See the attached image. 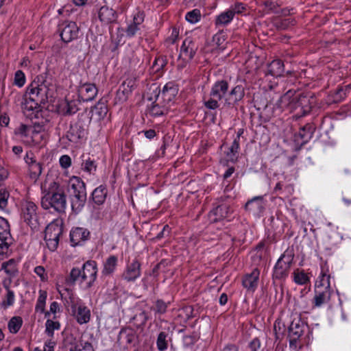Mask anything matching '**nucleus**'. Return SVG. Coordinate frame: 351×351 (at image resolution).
Returning <instances> with one entry per match:
<instances>
[{"label":"nucleus","mask_w":351,"mask_h":351,"mask_svg":"<svg viewBox=\"0 0 351 351\" xmlns=\"http://www.w3.org/2000/svg\"><path fill=\"white\" fill-rule=\"evenodd\" d=\"M233 19L234 16L232 11L228 9L216 16L215 25L217 27L226 26L230 23Z\"/></svg>","instance_id":"nucleus-31"},{"label":"nucleus","mask_w":351,"mask_h":351,"mask_svg":"<svg viewBox=\"0 0 351 351\" xmlns=\"http://www.w3.org/2000/svg\"><path fill=\"white\" fill-rule=\"evenodd\" d=\"M145 14L143 12L137 11L134 14L132 21L127 26L125 30L127 37H134L141 30Z\"/></svg>","instance_id":"nucleus-14"},{"label":"nucleus","mask_w":351,"mask_h":351,"mask_svg":"<svg viewBox=\"0 0 351 351\" xmlns=\"http://www.w3.org/2000/svg\"><path fill=\"white\" fill-rule=\"evenodd\" d=\"M62 230L60 226L56 223H50L45 231V239H59Z\"/></svg>","instance_id":"nucleus-32"},{"label":"nucleus","mask_w":351,"mask_h":351,"mask_svg":"<svg viewBox=\"0 0 351 351\" xmlns=\"http://www.w3.org/2000/svg\"><path fill=\"white\" fill-rule=\"evenodd\" d=\"M232 208L228 204H223L217 206L210 213V218L213 222H217L223 219H228L232 213Z\"/></svg>","instance_id":"nucleus-20"},{"label":"nucleus","mask_w":351,"mask_h":351,"mask_svg":"<svg viewBox=\"0 0 351 351\" xmlns=\"http://www.w3.org/2000/svg\"><path fill=\"white\" fill-rule=\"evenodd\" d=\"M60 37L63 42L70 43L77 39L79 34V27L73 21H64L60 25Z\"/></svg>","instance_id":"nucleus-10"},{"label":"nucleus","mask_w":351,"mask_h":351,"mask_svg":"<svg viewBox=\"0 0 351 351\" xmlns=\"http://www.w3.org/2000/svg\"><path fill=\"white\" fill-rule=\"evenodd\" d=\"M179 36V30L176 28L172 29L171 35L166 39L167 45H173L177 41Z\"/></svg>","instance_id":"nucleus-60"},{"label":"nucleus","mask_w":351,"mask_h":351,"mask_svg":"<svg viewBox=\"0 0 351 351\" xmlns=\"http://www.w3.org/2000/svg\"><path fill=\"white\" fill-rule=\"evenodd\" d=\"M185 19L191 23H196L201 19L200 11L197 9L193 10L186 14Z\"/></svg>","instance_id":"nucleus-48"},{"label":"nucleus","mask_w":351,"mask_h":351,"mask_svg":"<svg viewBox=\"0 0 351 351\" xmlns=\"http://www.w3.org/2000/svg\"><path fill=\"white\" fill-rule=\"evenodd\" d=\"M90 232L84 228L76 227L72 228L70 232V242L72 246L82 245L88 240Z\"/></svg>","instance_id":"nucleus-19"},{"label":"nucleus","mask_w":351,"mask_h":351,"mask_svg":"<svg viewBox=\"0 0 351 351\" xmlns=\"http://www.w3.org/2000/svg\"><path fill=\"white\" fill-rule=\"evenodd\" d=\"M239 149V136H237L233 141L226 156L229 160L234 161L237 158V154Z\"/></svg>","instance_id":"nucleus-36"},{"label":"nucleus","mask_w":351,"mask_h":351,"mask_svg":"<svg viewBox=\"0 0 351 351\" xmlns=\"http://www.w3.org/2000/svg\"><path fill=\"white\" fill-rule=\"evenodd\" d=\"M8 239H0V255L8 254L9 252L10 243Z\"/></svg>","instance_id":"nucleus-62"},{"label":"nucleus","mask_w":351,"mask_h":351,"mask_svg":"<svg viewBox=\"0 0 351 351\" xmlns=\"http://www.w3.org/2000/svg\"><path fill=\"white\" fill-rule=\"evenodd\" d=\"M264 203L262 197H255L249 200L245 205V210L252 212L254 214H258L264 210Z\"/></svg>","instance_id":"nucleus-28"},{"label":"nucleus","mask_w":351,"mask_h":351,"mask_svg":"<svg viewBox=\"0 0 351 351\" xmlns=\"http://www.w3.org/2000/svg\"><path fill=\"white\" fill-rule=\"evenodd\" d=\"M71 208L73 212L78 213L85 205L86 191L84 182L79 177L73 176L67 184Z\"/></svg>","instance_id":"nucleus-3"},{"label":"nucleus","mask_w":351,"mask_h":351,"mask_svg":"<svg viewBox=\"0 0 351 351\" xmlns=\"http://www.w3.org/2000/svg\"><path fill=\"white\" fill-rule=\"evenodd\" d=\"M167 64L165 57L160 56L156 58L153 63V67H156V71H158L162 69Z\"/></svg>","instance_id":"nucleus-59"},{"label":"nucleus","mask_w":351,"mask_h":351,"mask_svg":"<svg viewBox=\"0 0 351 351\" xmlns=\"http://www.w3.org/2000/svg\"><path fill=\"white\" fill-rule=\"evenodd\" d=\"M79 101L77 100H66L61 104V111L65 115H71L75 114L79 110Z\"/></svg>","instance_id":"nucleus-29"},{"label":"nucleus","mask_w":351,"mask_h":351,"mask_svg":"<svg viewBox=\"0 0 351 351\" xmlns=\"http://www.w3.org/2000/svg\"><path fill=\"white\" fill-rule=\"evenodd\" d=\"M308 103V98L301 93L289 90L278 101V106L282 110L293 111L299 108L305 111Z\"/></svg>","instance_id":"nucleus-4"},{"label":"nucleus","mask_w":351,"mask_h":351,"mask_svg":"<svg viewBox=\"0 0 351 351\" xmlns=\"http://www.w3.org/2000/svg\"><path fill=\"white\" fill-rule=\"evenodd\" d=\"M294 257L292 249H287L277 261L273 272V277L283 279L288 276Z\"/></svg>","instance_id":"nucleus-7"},{"label":"nucleus","mask_w":351,"mask_h":351,"mask_svg":"<svg viewBox=\"0 0 351 351\" xmlns=\"http://www.w3.org/2000/svg\"><path fill=\"white\" fill-rule=\"evenodd\" d=\"M285 71L283 62L280 60H274L267 65V74L278 77L282 75Z\"/></svg>","instance_id":"nucleus-27"},{"label":"nucleus","mask_w":351,"mask_h":351,"mask_svg":"<svg viewBox=\"0 0 351 351\" xmlns=\"http://www.w3.org/2000/svg\"><path fill=\"white\" fill-rule=\"evenodd\" d=\"M118 340L121 344L134 346L137 343L138 335L132 328H125L119 332Z\"/></svg>","instance_id":"nucleus-21"},{"label":"nucleus","mask_w":351,"mask_h":351,"mask_svg":"<svg viewBox=\"0 0 351 351\" xmlns=\"http://www.w3.org/2000/svg\"><path fill=\"white\" fill-rule=\"evenodd\" d=\"M263 5L265 7V12L267 14L278 13L280 4L277 1L273 0H267L263 3Z\"/></svg>","instance_id":"nucleus-45"},{"label":"nucleus","mask_w":351,"mask_h":351,"mask_svg":"<svg viewBox=\"0 0 351 351\" xmlns=\"http://www.w3.org/2000/svg\"><path fill=\"white\" fill-rule=\"evenodd\" d=\"M42 166L40 162L34 163L29 167V175L32 180L36 181L42 173Z\"/></svg>","instance_id":"nucleus-43"},{"label":"nucleus","mask_w":351,"mask_h":351,"mask_svg":"<svg viewBox=\"0 0 351 351\" xmlns=\"http://www.w3.org/2000/svg\"><path fill=\"white\" fill-rule=\"evenodd\" d=\"M86 129L81 121H78L71 125L67 132V138L73 143H77L80 139L85 137Z\"/></svg>","instance_id":"nucleus-15"},{"label":"nucleus","mask_w":351,"mask_h":351,"mask_svg":"<svg viewBox=\"0 0 351 351\" xmlns=\"http://www.w3.org/2000/svg\"><path fill=\"white\" fill-rule=\"evenodd\" d=\"M46 299H47V293L44 291H40L39 296L38 298L37 302L36 304V310L37 311H40L41 313L44 312Z\"/></svg>","instance_id":"nucleus-47"},{"label":"nucleus","mask_w":351,"mask_h":351,"mask_svg":"<svg viewBox=\"0 0 351 351\" xmlns=\"http://www.w3.org/2000/svg\"><path fill=\"white\" fill-rule=\"evenodd\" d=\"M52 90L43 82L34 80L27 88V94L29 98L40 104H45L52 97Z\"/></svg>","instance_id":"nucleus-6"},{"label":"nucleus","mask_w":351,"mask_h":351,"mask_svg":"<svg viewBox=\"0 0 351 351\" xmlns=\"http://www.w3.org/2000/svg\"><path fill=\"white\" fill-rule=\"evenodd\" d=\"M9 192L5 189H0V209L4 210L8 203Z\"/></svg>","instance_id":"nucleus-51"},{"label":"nucleus","mask_w":351,"mask_h":351,"mask_svg":"<svg viewBox=\"0 0 351 351\" xmlns=\"http://www.w3.org/2000/svg\"><path fill=\"white\" fill-rule=\"evenodd\" d=\"M165 104L162 106H160L158 104H154L149 109V114L152 117H158L166 114L168 111V108Z\"/></svg>","instance_id":"nucleus-44"},{"label":"nucleus","mask_w":351,"mask_h":351,"mask_svg":"<svg viewBox=\"0 0 351 351\" xmlns=\"http://www.w3.org/2000/svg\"><path fill=\"white\" fill-rule=\"evenodd\" d=\"M97 264L94 261H88L82 269L74 267L71 269L69 280L71 284L78 282L84 289L90 288L97 279Z\"/></svg>","instance_id":"nucleus-2"},{"label":"nucleus","mask_w":351,"mask_h":351,"mask_svg":"<svg viewBox=\"0 0 351 351\" xmlns=\"http://www.w3.org/2000/svg\"><path fill=\"white\" fill-rule=\"evenodd\" d=\"M25 82L24 73L21 71H17L14 76V84L19 87H22Z\"/></svg>","instance_id":"nucleus-57"},{"label":"nucleus","mask_w":351,"mask_h":351,"mask_svg":"<svg viewBox=\"0 0 351 351\" xmlns=\"http://www.w3.org/2000/svg\"><path fill=\"white\" fill-rule=\"evenodd\" d=\"M15 302V294L14 292L10 289L8 287H6V293L4 295L3 299L1 302V306L3 308H8L10 306L14 305Z\"/></svg>","instance_id":"nucleus-37"},{"label":"nucleus","mask_w":351,"mask_h":351,"mask_svg":"<svg viewBox=\"0 0 351 351\" xmlns=\"http://www.w3.org/2000/svg\"><path fill=\"white\" fill-rule=\"evenodd\" d=\"M41 206L45 210L53 208L54 211L64 213L67 202L65 190L56 182L50 183L48 189H43Z\"/></svg>","instance_id":"nucleus-1"},{"label":"nucleus","mask_w":351,"mask_h":351,"mask_svg":"<svg viewBox=\"0 0 351 351\" xmlns=\"http://www.w3.org/2000/svg\"><path fill=\"white\" fill-rule=\"evenodd\" d=\"M213 40L217 45V47L221 48L222 49H224L223 45L226 41V36L222 31L215 34L213 36Z\"/></svg>","instance_id":"nucleus-54"},{"label":"nucleus","mask_w":351,"mask_h":351,"mask_svg":"<svg viewBox=\"0 0 351 351\" xmlns=\"http://www.w3.org/2000/svg\"><path fill=\"white\" fill-rule=\"evenodd\" d=\"M246 8L242 3H237L233 5H231L229 8L230 11H232V15L234 16L236 14H241L245 10Z\"/></svg>","instance_id":"nucleus-56"},{"label":"nucleus","mask_w":351,"mask_h":351,"mask_svg":"<svg viewBox=\"0 0 351 351\" xmlns=\"http://www.w3.org/2000/svg\"><path fill=\"white\" fill-rule=\"evenodd\" d=\"M60 328V324L58 321L48 319L45 322V333L49 338H53L54 331Z\"/></svg>","instance_id":"nucleus-38"},{"label":"nucleus","mask_w":351,"mask_h":351,"mask_svg":"<svg viewBox=\"0 0 351 351\" xmlns=\"http://www.w3.org/2000/svg\"><path fill=\"white\" fill-rule=\"evenodd\" d=\"M317 287L325 290H332L330 285V275L322 274L315 282V288Z\"/></svg>","instance_id":"nucleus-40"},{"label":"nucleus","mask_w":351,"mask_h":351,"mask_svg":"<svg viewBox=\"0 0 351 351\" xmlns=\"http://www.w3.org/2000/svg\"><path fill=\"white\" fill-rule=\"evenodd\" d=\"M82 169L90 174L95 173L97 169L95 161L90 158L84 160L82 164Z\"/></svg>","instance_id":"nucleus-46"},{"label":"nucleus","mask_w":351,"mask_h":351,"mask_svg":"<svg viewBox=\"0 0 351 351\" xmlns=\"http://www.w3.org/2000/svg\"><path fill=\"white\" fill-rule=\"evenodd\" d=\"M245 96V88L242 84L233 87L225 97V105L231 106L238 104Z\"/></svg>","instance_id":"nucleus-18"},{"label":"nucleus","mask_w":351,"mask_h":351,"mask_svg":"<svg viewBox=\"0 0 351 351\" xmlns=\"http://www.w3.org/2000/svg\"><path fill=\"white\" fill-rule=\"evenodd\" d=\"M332 293V290H325L319 287L315 288V296L313 300V307L319 308L327 304L330 300Z\"/></svg>","instance_id":"nucleus-22"},{"label":"nucleus","mask_w":351,"mask_h":351,"mask_svg":"<svg viewBox=\"0 0 351 351\" xmlns=\"http://www.w3.org/2000/svg\"><path fill=\"white\" fill-rule=\"evenodd\" d=\"M260 271L258 269H254L250 274L246 275L243 279V285L250 291H254L257 286L259 278Z\"/></svg>","instance_id":"nucleus-24"},{"label":"nucleus","mask_w":351,"mask_h":351,"mask_svg":"<svg viewBox=\"0 0 351 351\" xmlns=\"http://www.w3.org/2000/svg\"><path fill=\"white\" fill-rule=\"evenodd\" d=\"M285 191H287L288 193L291 194L293 191V188L291 185H287L283 187L280 182H278L274 189V191L278 194H282Z\"/></svg>","instance_id":"nucleus-55"},{"label":"nucleus","mask_w":351,"mask_h":351,"mask_svg":"<svg viewBox=\"0 0 351 351\" xmlns=\"http://www.w3.org/2000/svg\"><path fill=\"white\" fill-rule=\"evenodd\" d=\"M69 351H94V350L90 343L80 339L71 346Z\"/></svg>","instance_id":"nucleus-35"},{"label":"nucleus","mask_w":351,"mask_h":351,"mask_svg":"<svg viewBox=\"0 0 351 351\" xmlns=\"http://www.w3.org/2000/svg\"><path fill=\"white\" fill-rule=\"evenodd\" d=\"M1 269L10 276V278L15 277L19 272L17 263L14 259H10L5 262L1 265Z\"/></svg>","instance_id":"nucleus-33"},{"label":"nucleus","mask_w":351,"mask_h":351,"mask_svg":"<svg viewBox=\"0 0 351 351\" xmlns=\"http://www.w3.org/2000/svg\"><path fill=\"white\" fill-rule=\"evenodd\" d=\"M306 325L299 316L294 317L289 327V347L296 349L298 341L304 334Z\"/></svg>","instance_id":"nucleus-8"},{"label":"nucleus","mask_w":351,"mask_h":351,"mask_svg":"<svg viewBox=\"0 0 351 351\" xmlns=\"http://www.w3.org/2000/svg\"><path fill=\"white\" fill-rule=\"evenodd\" d=\"M97 92L96 86L91 83L82 84L78 88L79 97L85 102L93 100L97 96Z\"/></svg>","instance_id":"nucleus-17"},{"label":"nucleus","mask_w":351,"mask_h":351,"mask_svg":"<svg viewBox=\"0 0 351 351\" xmlns=\"http://www.w3.org/2000/svg\"><path fill=\"white\" fill-rule=\"evenodd\" d=\"M10 237V225L3 217H0V239H9Z\"/></svg>","instance_id":"nucleus-42"},{"label":"nucleus","mask_w":351,"mask_h":351,"mask_svg":"<svg viewBox=\"0 0 351 351\" xmlns=\"http://www.w3.org/2000/svg\"><path fill=\"white\" fill-rule=\"evenodd\" d=\"M261 343L259 339L254 338L249 343L248 347L250 351H259Z\"/></svg>","instance_id":"nucleus-64"},{"label":"nucleus","mask_w":351,"mask_h":351,"mask_svg":"<svg viewBox=\"0 0 351 351\" xmlns=\"http://www.w3.org/2000/svg\"><path fill=\"white\" fill-rule=\"evenodd\" d=\"M98 16L99 20L106 25L112 23L117 20L116 12L108 6H102L99 10Z\"/></svg>","instance_id":"nucleus-26"},{"label":"nucleus","mask_w":351,"mask_h":351,"mask_svg":"<svg viewBox=\"0 0 351 351\" xmlns=\"http://www.w3.org/2000/svg\"><path fill=\"white\" fill-rule=\"evenodd\" d=\"M153 90L156 94V100L162 99L163 103L167 104L177 95L178 88L177 85L173 82H170L163 86L161 91H158V88L156 86H154V89Z\"/></svg>","instance_id":"nucleus-11"},{"label":"nucleus","mask_w":351,"mask_h":351,"mask_svg":"<svg viewBox=\"0 0 351 351\" xmlns=\"http://www.w3.org/2000/svg\"><path fill=\"white\" fill-rule=\"evenodd\" d=\"M228 83L225 80L216 82L210 92V98L204 100V104L206 108L215 110L219 107V101L225 99L228 95Z\"/></svg>","instance_id":"nucleus-5"},{"label":"nucleus","mask_w":351,"mask_h":351,"mask_svg":"<svg viewBox=\"0 0 351 351\" xmlns=\"http://www.w3.org/2000/svg\"><path fill=\"white\" fill-rule=\"evenodd\" d=\"M23 319L19 316L12 317L8 322V328L12 334L17 333L23 325Z\"/></svg>","instance_id":"nucleus-34"},{"label":"nucleus","mask_w":351,"mask_h":351,"mask_svg":"<svg viewBox=\"0 0 351 351\" xmlns=\"http://www.w3.org/2000/svg\"><path fill=\"white\" fill-rule=\"evenodd\" d=\"M313 130L312 128L309 125H306L299 132V136L302 139L307 141L308 138H310L312 136Z\"/></svg>","instance_id":"nucleus-53"},{"label":"nucleus","mask_w":351,"mask_h":351,"mask_svg":"<svg viewBox=\"0 0 351 351\" xmlns=\"http://www.w3.org/2000/svg\"><path fill=\"white\" fill-rule=\"evenodd\" d=\"M118 263V258L114 255L108 256L103 263L101 276L106 277L112 276L115 271Z\"/></svg>","instance_id":"nucleus-25"},{"label":"nucleus","mask_w":351,"mask_h":351,"mask_svg":"<svg viewBox=\"0 0 351 351\" xmlns=\"http://www.w3.org/2000/svg\"><path fill=\"white\" fill-rule=\"evenodd\" d=\"M73 315L79 324L88 323L90 319V310L84 304L77 303L72 306Z\"/></svg>","instance_id":"nucleus-16"},{"label":"nucleus","mask_w":351,"mask_h":351,"mask_svg":"<svg viewBox=\"0 0 351 351\" xmlns=\"http://www.w3.org/2000/svg\"><path fill=\"white\" fill-rule=\"evenodd\" d=\"M169 303L165 302L162 300H157L154 304L151 307L155 315H161L166 313Z\"/></svg>","instance_id":"nucleus-41"},{"label":"nucleus","mask_w":351,"mask_h":351,"mask_svg":"<svg viewBox=\"0 0 351 351\" xmlns=\"http://www.w3.org/2000/svg\"><path fill=\"white\" fill-rule=\"evenodd\" d=\"M36 210V205L32 202H25L22 207V218L32 228H35L38 224Z\"/></svg>","instance_id":"nucleus-12"},{"label":"nucleus","mask_w":351,"mask_h":351,"mask_svg":"<svg viewBox=\"0 0 351 351\" xmlns=\"http://www.w3.org/2000/svg\"><path fill=\"white\" fill-rule=\"evenodd\" d=\"M40 105V103L36 102L34 100L31 99L29 97L28 99H25V102L22 104V108L24 110L32 111L38 108Z\"/></svg>","instance_id":"nucleus-52"},{"label":"nucleus","mask_w":351,"mask_h":351,"mask_svg":"<svg viewBox=\"0 0 351 351\" xmlns=\"http://www.w3.org/2000/svg\"><path fill=\"white\" fill-rule=\"evenodd\" d=\"M148 319V316L145 311H141L138 314L135 315L133 317L134 324L137 327L144 326Z\"/></svg>","instance_id":"nucleus-49"},{"label":"nucleus","mask_w":351,"mask_h":351,"mask_svg":"<svg viewBox=\"0 0 351 351\" xmlns=\"http://www.w3.org/2000/svg\"><path fill=\"white\" fill-rule=\"evenodd\" d=\"M29 128L25 125H21L16 130L15 134L21 138L26 137L28 136Z\"/></svg>","instance_id":"nucleus-63"},{"label":"nucleus","mask_w":351,"mask_h":351,"mask_svg":"<svg viewBox=\"0 0 351 351\" xmlns=\"http://www.w3.org/2000/svg\"><path fill=\"white\" fill-rule=\"evenodd\" d=\"M134 86V81L132 79L125 80L119 86L117 91V99L119 102H123L127 100L129 95L132 93Z\"/></svg>","instance_id":"nucleus-23"},{"label":"nucleus","mask_w":351,"mask_h":351,"mask_svg":"<svg viewBox=\"0 0 351 351\" xmlns=\"http://www.w3.org/2000/svg\"><path fill=\"white\" fill-rule=\"evenodd\" d=\"M197 49V46L193 40L191 38H186L181 46L180 53L178 56V60L180 62L178 63V67L180 69L184 67L186 64L193 59Z\"/></svg>","instance_id":"nucleus-9"},{"label":"nucleus","mask_w":351,"mask_h":351,"mask_svg":"<svg viewBox=\"0 0 351 351\" xmlns=\"http://www.w3.org/2000/svg\"><path fill=\"white\" fill-rule=\"evenodd\" d=\"M141 263L136 259L128 263L122 274V278L127 282H133L141 276Z\"/></svg>","instance_id":"nucleus-13"},{"label":"nucleus","mask_w":351,"mask_h":351,"mask_svg":"<svg viewBox=\"0 0 351 351\" xmlns=\"http://www.w3.org/2000/svg\"><path fill=\"white\" fill-rule=\"evenodd\" d=\"M107 195V189L104 185L97 187L92 193L93 202L97 205H101L104 203Z\"/></svg>","instance_id":"nucleus-30"},{"label":"nucleus","mask_w":351,"mask_h":351,"mask_svg":"<svg viewBox=\"0 0 351 351\" xmlns=\"http://www.w3.org/2000/svg\"><path fill=\"white\" fill-rule=\"evenodd\" d=\"M8 239H0V255L8 254L9 252L10 243Z\"/></svg>","instance_id":"nucleus-61"},{"label":"nucleus","mask_w":351,"mask_h":351,"mask_svg":"<svg viewBox=\"0 0 351 351\" xmlns=\"http://www.w3.org/2000/svg\"><path fill=\"white\" fill-rule=\"evenodd\" d=\"M34 272L40 277V280L46 282L48 280V276L45 271V269L43 266H37L34 268Z\"/></svg>","instance_id":"nucleus-58"},{"label":"nucleus","mask_w":351,"mask_h":351,"mask_svg":"<svg viewBox=\"0 0 351 351\" xmlns=\"http://www.w3.org/2000/svg\"><path fill=\"white\" fill-rule=\"evenodd\" d=\"M293 275V281L298 285H304L309 282V278L304 271L295 269Z\"/></svg>","instance_id":"nucleus-39"},{"label":"nucleus","mask_w":351,"mask_h":351,"mask_svg":"<svg viewBox=\"0 0 351 351\" xmlns=\"http://www.w3.org/2000/svg\"><path fill=\"white\" fill-rule=\"evenodd\" d=\"M167 335L165 332H160L158 336L156 345L160 351H164L167 348Z\"/></svg>","instance_id":"nucleus-50"}]
</instances>
